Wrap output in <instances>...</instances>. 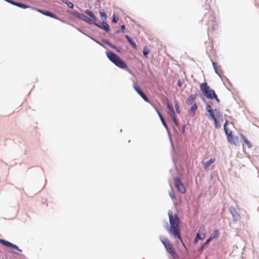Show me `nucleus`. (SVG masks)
<instances>
[{
	"label": "nucleus",
	"mask_w": 259,
	"mask_h": 259,
	"mask_svg": "<svg viewBox=\"0 0 259 259\" xmlns=\"http://www.w3.org/2000/svg\"><path fill=\"white\" fill-rule=\"evenodd\" d=\"M168 215L170 223L169 233L174 237L178 238L182 243L183 246L187 249L181 236V231L179 228L180 219L178 214L176 213L174 214L172 210H169L168 211Z\"/></svg>",
	"instance_id": "f257e3e1"
},
{
	"label": "nucleus",
	"mask_w": 259,
	"mask_h": 259,
	"mask_svg": "<svg viewBox=\"0 0 259 259\" xmlns=\"http://www.w3.org/2000/svg\"><path fill=\"white\" fill-rule=\"evenodd\" d=\"M200 89L203 95L209 99H215L218 103L220 102L214 91L211 89L207 83H202L200 85Z\"/></svg>",
	"instance_id": "f03ea898"
},
{
	"label": "nucleus",
	"mask_w": 259,
	"mask_h": 259,
	"mask_svg": "<svg viewBox=\"0 0 259 259\" xmlns=\"http://www.w3.org/2000/svg\"><path fill=\"white\" fill-rule=\"evenodd\" d=\"M106 55L109 60L119 68L125 69L127 67L126 64L116 54L112 52L107 51L106 52Z\"/></svg>",
	"instance_id": "7ed1b4c3"
},
{
	"label": "nucleus",
	"mask_w": 259,
	"mask_h": 259,
	"mask_svg": "<svg viewBox=\"0 0 259 259\" xmlns=\"http://www.w3.org/2000/svg\"><path fill=\"white\" fill-rule=\"evenodd\" d=\"M85 12V14L90 16L91 18H89L84 14L79 13H76V16L79 19L82 20L89 24H96V21H97V18L95 15L91 11L88 10H86Z\"/></svg>",
	"instance_id": "20e7f679"
},
{
	"label": "nucleus",
	"mask_w": 259,
	"mask_h": 259,
	"mask_svg": "<svg viewBox=\"0 0 259 259\" xmlns=\"http://www.w3.org/2000/svg\"><path fill=\"white\" fill-rule=\"evenodd\" d=\"M228 124V122L226 120L224 124V128L227 137V140L230 143L237 145L238 141V137L233 136L232 131L229 130L227 127Z\"/></svg>",
	"instance_id": "39448f33"
},
{
	"label": "nucleus",
	"mask_w": 259,
	"mask_h": 259,
	"mask_svg": "<svg viewBox=\"0 0 259 259\" xmlns=\"http://www.w3.org/2000/svg\"><path fill=\"white\" fill-rule=\"evenodd\" d=\"M161 241L165 247L167 251L172 256L174 259H176L177 257V255L175 250L174 247H173L172 244L168 240V239L164 238Z\"/></svg>",
	"instance_id": "423d86ee"
},
{
	"label": "nucleus",
	"mask_w": 259,
	"mask_h": 259,
	"mask_svg": "<svg viewBox=\"0 0 259 259\" xmlns=\"http://www.w3.org/2000/svg\"><path fill=\"white\" fill-rule=\"evenodd\" d=\"M206 110L209 113L210 117H213V116L216 115L219 118V119L222 117V114L219 110L215 109L214 110H213L211 106L209 105H207L206 106Z\"/></svg>",
	"instance_id": "0eeeda50"
},
{
	"label": "nucleus",
	"mask_w": 259,
	"mask_h": 259,
	"mask_svg": "<svg viewBox=\"0 0 259 259\" xmlns=\"http://www.w3.org/2000/svg\"><path fill=\"white\" fill-rule=\"evenodd\" d=\"M174 180L175 186L177 188L178 191L182 193H184L186 191V188L180 179L177 177L174 179Z\"/></svg>",
	"instance_id": "6e6552de"
},
{
	"label": "nucleus",
	"mask_w": 259,
	"mask_h": 259,
	"mask_svg": "<svg viewBox=\"0 0 259 259\" xmlns=\"http://www.w3.org/2000/svg\"><path fill=\"white\" fill-rule=\"evenodd\" d=\"M133 87L138 94L143 99V100L146 102L149 103V100L146 95L140 89V88L135 83L133 85Z\"/></svg>",
	"instance_id": "1a4fd4ad"
},
{
	"label": "nucleus",
	"mask_w": 259,
	"mask_h": 259,
	"mask_svg": "<svg viewBox=\"0 0 259 259\" xmlns=\"http://www.w3.org/2000/svg\"><path fill=\"white\" fill-rule=\"evenodd\" d=\"M133 87L138 94L143 99V100L146 102L149 103V100L146 95L140 89V88L135 83L133 85Z\"/></svg>",
	"instance_id": "9d476101"
},
{
	"label": "nucleus",
	"mask_w": 259,
	"mask_h": 259,
	"mask_svg": "<svg viewBox=\"0 0 259 259\" xmlns=\"http://www.w3.org/2000/svg\"><path fill=\"white\" fill-rule=\"evenodd\" d=\"M133 87L138 94L143 99V100L146 102L149 103V100L146 95L140 89V88L135 83L133 85Z\"/></svg>",
	"instance_id": "9b49d317"
},
{
	"label": "nucleus",
	"mask_w": 259,
	"mask_h": 259,
	"mask_svg": "<svg viewBox=\"0 0 259 259\" xmlns=\"http://www.w3.org/2000/svg\"><path fill=\"white\" fill-rule=\"evenodd\" d=\"M133 87L138 94L143 99V100L146 102L149 103V100L146 95L140 89V88L135 83L133 85Z\"/></svg>",
	"instance_id": "f8f14e48"
},
{
	"label": "nucleus",
	"mask_w": 259,
	"mask_h": 259,
	"mask_svg": "<svg viewBox=\"0 0 259 259\" xmlns=\"http://www.w3.org/2000/svg\"><path fill=\"white\" fill-rule=\"evenodd\" d=\"M0 242L3 245H4L6 246L10 247L16 249L20 251H22V250L21 249H19L17 245L13 244V243L8 241H6V240H4L3 239H0Z\"/></svg>",
	"instance_id": "ddd939ff"
},
{
	"label": "nucleus",
	"mask_w": 259,
	"mask_h": 259,
	"mask_svg": "<svg viewBox=\"0 0 259 259\" xmlns=\"http://www.w3.org/2000/svg\"><path fill=\"white\" fill-rule=\"evenodd\" d=\"M94 24L98 26L99 28L105 30L106 32H108L110 30L109 26L106 21H103V22L100 24L97 23L96 22V24Z\"/></svg>",
	"instance_id": "4468645a"
},
{
	"label": "nucleus",
	"mask_w": 259,
	"mask_h": 259,
	"mask_svg": "<svg viewBox=\"0 0 259 259\" xmlns=\"http://www.w3.org/2000/svg\"><path fill=\"white\" fill-rule=\"evenodd\" d=\"M37 11V12H38L45 15H46L47 16H49L51 18H53L57 19H58V18L57 17V16L56 15L53 14L52 13H51L50 12L40 10V9H38Z\"/></svg>",
	"instance_id": "2eb2a0df"
},
{
	"label": "nucleus",
	"mask_w": 259,
	"mask_h": 259,
	"mask_svg": "<svg viewBox=\"0 0 259 259\" xmlns=\"http://www.w3.org/2000/svg\"><path fill=\"white\" fill-rule=\"evenodd\" d=\"M197 97V94H192L188 97L186 100V103L188 105H192Z\"/></svg>",
	"instance_id": "dca6fc26"
},
{
	"label": "nucleus",
	"mask_w": 259,
	"mask_h": 259,
	"mask_svg": "<svg viewBox=\"0 0 259 259\" xmlns=\"http://www.w3.org/2000/svg\"><path fill=\"white\" fill-rule=\"evenodd\" d=\"M212 65L216 73H217L220 76H221L223 74V71L221 66L218 65V64L215 62H212Z\"/></svg>",
	"instance_id": "f3484780"
},
{
	"label": "nucleus",
	"mask_w": 259,
	"mask_h": 259,
	"mask_svg": "<svg viewBox=\"0 0 259 259\" xmlns=\"http://www.w3.org/2000/svg\"><path fill=\"white\" fill-rule=\"evenodd\" d=\"M215 159L214 158H211L208 161L203 163V168L206 170L207 169L211 164L214 162Z\"/></svg>",
	"instance_id": "a211bd4d"
},
{
	"label": "nucleus",
	"mask_w": 259,
	"mask_h": 259,
	"mask_svg": "<svg viewBox=\"0 0 259 259\" xmlns=\"http://www.w3.org/2000/svg\"><path fill=\"white\" fill-rule=\"evenodd\" d=\"M220 232L218 230H214L212 234H211L209 238L208 239L211 241L213 239H217L219 236Z\"/></svg>",
	"instance_id": "6ab92c4d"
},
{
	"label": "nucleus",
	"mask_w": 259,
	"mask_h": 259,
	"mask_svg": "<svg viewBox=\"0 0 259 259\" xmlns=\"http://www.w3.org/2000/svg\"><path fill=\"white\" fill-rule=\"evenodd\" d=\"M196 235H199V237L201 239L199 240H203L205 237V230L204 229H199Z\"/></svg>",
	"instance_id": "aec40b11"
},
{
	"label": "nucleus",
	"mask_w": 259,
	"mask_h": 259,
	"mask_svg": "<svg viewBox=\"0 0 259 259\" xmlns=\"http://www.w3.org/2000/svg\"><path fill=\"white\" fill-rule=\"evenodd\" d=\"M100 17L102 21H106L107 15L103 10H99Z\"/></svg>",
	"instance_id": "412c9836"
},
{
	"label": "nucleus",
	"mask_w": 259,
	"mask_h": 259,
	"mask_svg": "<svg viewBox=\"0 0 259 259\" xmlns=\"http://www.w3.org/2000/svg\"><path fill=\"white\" fill-rule=\"evenodd\" d=\"M231 213L234 221H237L240 219L241 216L237 211L231 212Z\"/></svg>",
	"instance_id": "4be33fe9"
},
{
	"label": "nucleus",
	"mask_w": 259,
	"mask_h": 259,
	"mask_svg": "<svg viewBox=\"0 0 259 259\" xmlns=\"http://www.w3.org/2000/svg\"><path fill=\"white\" fill-rule=\"evenodd\" d=\"M211 119H212L215 123V127L216 128H219L221 127V123H219V121L218 120L217 118H219L216 115L213 116V117H211Z\"/></svg>",
	"instance_id": "5701e85b"
},
{
	"label": "nucleus",
	"mask_w": 259,
	"mask_h": 259,
	"mask_svg": "<svg viewBox=\"0 0 259 259\" xmlns=\"http://www.w3.org/2000/svg\"><path fill=\"white\" fill-rule=\"evenodd\" d=\"M197 105L196 103L193 104L192 106L191 107L190 109L189 110V113L190 114H191L192 116H194L195 114V112L197 109Z\"/></svg>",
	"instance_id": "b1692460"
},
{
	"label": "nucleus",
	"mask_w": 259,
	"mask_h": 259,
	"mask_svg": "<svg viewBox=\"0 0 259 259\" xmlns=\"http://www.w3.org/2000/svg\"><path fill=\"white\" fill-rule=\"evenodd\" d=\"M156 111H157V114H158V116H159V118H160V120H161L163 125L165 127L167 128V124H166V122H165V120H164V119L162 114H161V113L159 112V110H156Z\"/></svg>",
	"instance_id": "393cba45"
},
{
	"label": "nucleus",
	"mask_w": 259,
	"mask_h": 259,
	"mask_svg": "<svg viewBox=\"0 0 259 259\" xmlns=\"http://www.w3.org/2000/svg\"><path fill=\"white\" fill-rule=\"evenodd\" d=\"M241 137L245 143L247 145L248 148H250L252 146V144L250 141L242 134L240 135Z\"/></svg>",
	"instance_id": "a878e982"
},
{
	"label": "nucleus",
	"mask_w": 259,
	"mask_h": 259,
	"mask_svg": "<svg viewBox=\"0 0 259 259\" xmlns=\"http://www.w3.org/2000/svg\"><path fill=\"white\" fill-rule=\"evenodd\" d=\"M210 241L207 239L204 243L202 244V245L200 247L199 251L200 252H202L205 248V247L210 242Z\"/></svg>",
	"instance_id": "bb28decb"
},
{
	"label": "nucleus",
	"mask_w": 259,
	"mask_h": 259,
	"mask_svg": "<svg viewBox=\"0 0 259 259\" xmlns=\"http://www.w3.org/2000/svg\"><path fill=\"white\" fill-rule=\"evenodd\" d=\"M175 108H176V111L178 113L180 114L181 113V110L180 109L179 103H178V101H175Z\"/></svg>",
	"instance_id": "cd10ccee"
},
{
	"label": "nucleus",
	"mask_w": 259,
	"mask_h": 259,
	"mask_svg": "<svg viewBox=\"0 0 259 259\" xmlns=\"http://www.w3.org/2000/svg\"><path fill=\"white\" fill-rule=\"evenodd\" d=\"M149 53V50L146 48H144L143 50V54L146 58L148 57V55Z\"/></svg>",
	"instance_id": "c85d7f7f"
},
{
	"label": "nucleus",
	"mask_w": 259,
	"mask_h": 259,
	"mask_svg": "<svg viewBox=\"0 0 259 259\" xmlns=\"http://www.w3.org/2000/svg\"><path fill=\"white\" fill-rule=\"evenodd\" d=\"M128 41L134 49L137 48V45H136V43L134 42L131 39H130Z\"/></svg>",
	"instance_id": "c756f323"
},
{
	"label": "nucleus",
	"mask_w": 259,
	"mask_h": 259,
	"mask_svg": "<svg viewBox=\"0 0 259 259\" xmlns=\"http://www.w3.org/2000/svg\"><path fill=\"white\" fill-rule=\"evenodd\" d=\"M65 3L68 6V7L71 9H72L74 7L73 4L70 2L66 1Z\"/></svg>",
	"instance_id": "7c9ffc66"
},
{
	"label": "nucleus",
	"mask_w": 259,
	"mask_h": 259,
	"mask_svg": "<svg viewBox=\"0 0 259 259\" xmlns=\"http://www.w3.org/2000/svg\"><path fill=\"white\" fill-rule=\"evenodd\" d=\"M169 114L171 116L172 118L176 117V114H175L174 110L169 111Z\"/></svg>",
	"instance_id": "2f4dec72"
},
{
	"label": "nucleus",
	"mask_w": 259,
	"mask_h": 259,
	"mask_svg": "<svg viewBox=\"0 0 259 259\" xmlns=\"http://www.w3.org/2000/svg\"><path fill=\"white\" fill-rule=\"evenodd\" d=\"M118 20V18L117 17H116L115 15H114L113 16L112 22L116 23L117 22Z\"/></svg>",
	"instance_id": "473e14b6"
},
{
	"label": "nucleus",
	"mask_w": 259,
	"mask_h": 259,
	"mask_svg": "<svg viewBox=\"0 0 259 259\" xmlns=\"http://www.w3.org/2000/svg\"><path fill=\"white\" fill-rule=\"evenodd\" d=\"M199 239H201V238L199 237V235H196V236L194 239V243H195V244L197 243Z\"/></svg>",
	"instance_id": "72a5a7b5"
},
{
	"label": "nucleus",
	"mask_w": 259,
	"mask_h": 259,
	"mask_svg": "<svg viewBox=\"0 0 259 259\" xmlns=\"http://www.w3.org/2000/svg\"><path fill=\"white\" fill-rule=\"evenodd\" d=\"M167 108L169 111L174 110L172 105H170L169 103H167Z\"/></svg>",
	"instance_id": "f704fd0d"
},
{
	"label": "nucleus",
	"mask_w": 259,
	"mask_h": 259,
	"mask_svg": "<svg viewBox=\"0 0 259 259\" xmlns=\"http://www.w3.org/2000/svg\"><path fill=\"white\" fill-rule=\"evenodd\" d=\"M172 120H173L174 122H175V125H176L177 126H179V123H178V120H177V119H176V117H175V118H172Z\"/></svg>",
	"instance_id": "c9c22d12"
},
{
	"label": "nucleus",
	"mask_w": 259,
	"mask_h": 259,
	"mask_svg": "<svg viewBox=\"0 0 259 259\" xmlns=\"http://www.w3.org/2000/svg\"><path fill=\"white\" fill-rule=\"evenodd\" d=\"M120 28H121V30L123 32H124V30H125V25H121V26Z\"/></svg>",
	"instance_id": "e433bc0d"
},
{
	"label": "nucleus",
	"mask_w": 259,
	"mask_h": 259,
	"mask_svg": "<svg viewBox=\"0 0 259 259\" xmlns=\"http://www.w3.org/2000/svg\"><path fill=\"white\" fill-rule=\"evenodd\" d=\"M182 84H183L181 80H179L178 82V86L180 87H181L182 85Z\"/></svg>",
	"instance_id": "4c0bfd02"
},
{
	"label": "nucleus",
	"mask_w": 259,
	"mask_h": 259,
	"mask_svg": "<svg viewBox=\"0 0 259 259\" xmlns=\"http://www.w3.org/2000/svg\"><path fill=\"white\" fill-rule=\"evenodd\" d=\"M110 46L112 48H113V49H115V50H117V48H116V46H114V45H111Z\"/></svg>",
	"instance_id": "58836bf2"
},
{
	"label": "nucleus",
	"mask_w": 259,
	"mask_h": 259,
	"mask_svg": "<svg viewBox=\"0 0 259 259\" xmlns=\"http://www.w3.org/2000/svg\"><path fill=\"white\" fill-rule=\"evenodd\" d=\"M125 38L127 39V41H128L130 39H131V38H130V37H129V36H128V35H126L125 36Z\"/></svg>",
	"instance_id": "ea45409f"
}]
</instances>
